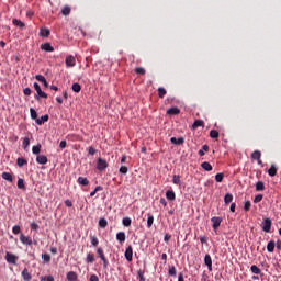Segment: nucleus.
I'll use <instances>...</instances> for the list:
<instances>
[{"label":"nucleus","mask_w":281,"mask_h":281,"mask_svg":"<svg viewBox=\"0 0 281 281\" xmlns=\"http://www.w3.org/2000/svg\"><path fill=\"white\" fill-rule=\"evenodd\" d=\"M271 225H273L271 218L268 217L263 220L262 229L266 232V234H269V232H271Z\"/></svg>","instance_id":"nucleus-1"},{"label":"nucleus","mask_w":281,"mask_h":281,"mask_svg":"<svg viewBox=\"0 0 281 281\" xmlns=\"http://www.w3.org/2000/svg\"><path fill=\"white\" fill-rule=\"evenodd\" d=\"M5 260L9 262V265H16V260H19V257L12 252L5 254Z\"/></svg>","instance_id":"nucleus-2"},{"label":"nucleus","mask_w":281,"mask_h":281,"mask_svg":"<svg viewBox=\"0 0 281 281\" xmlns=\"http://www.w3.org/2000/svg\"><path fill=\"white\" fill-rule=\"evenodd\" d=\"M97 168L98 170H106V168H109V162H106V160L99 158L98 162H97Z\"/></svg>","instance_id":"nucleus-3"},{"label":"nucleus","mask_w":281,"mask_h":281,"mask_svg":"<svg viewBox=\"0 0 281 281\" xmlns=\"http://www.w3.org/2000/svg\"><path fill=\"white\" fill-rule=\"evenodd\" d=\"M33 87L40 98L47 99V93H45V92H43V90H41V86L37 82H34Z\"/></svg>","instance_id":"nucleus-4"},{"label":"nucleus","mask_w":281,"mask_h":281,"mask_svg":"<svg viewBox=\"0 0 281 281\" xmlns=\"http://www.w3.org/2000/svg\"><path fill=\"white\" fill-rule=\"evenodd\" d=\"M125 258L127 262H133V247L128 246L125 250Z\"/></svg>","instance_id":"nucleus-5"},{"label":"nucleus","mask_w":281,"mask_h":281,"mask_svg":"<svg viewBox=\"0 0 281 281\" xmlns=\"http://www.w3.org/2000/svg\"><path fill=\"white\" fill-rule=\"evenodd\" d=\"M66 67H76V57L72 55L66 57Z\"/></svg>","instance_id":"nucleus-6"},{"label":"nucleus","mask_w":281,"mask_h":281,"mask_svg":"<svg viewBox=\"0 0 281 281\" xmlns=\"http://www.w3.org/2000/svg\"><path fill=\"white\" fill-rule=\"evenodd\" d=\"M97 252H98V256L101 258L104 267H108L109 261L106 260V257L104 256V250H102V248H98Z\"/></svg>","instance_id":"nucleus-7"},{"label":"nucleus","mask_w":281,"mask_h":281,"mask_svg":"<svg viewBox=\"0 0 281 281\" xmlns=\"http://www.w3.org/2000/svg\"><path fill=\"white\" fill-rule=\"evenodd\" d=\"M211 221L213 223V229H218V227H221V223H223V218L221 217H212Z\"/></svg>","instance_id":"nucleus-8"},{"label":"nucleus","mask_w":281,"mask_h":281,"mask_svg":"<svg viewBox=\"0 0 281 281\" xmlns=\"http://www.w3.org/2000/svg\"><path fill=\"white\" fill-rule=\"evenodd\" d=\"M20 241L23 244V245H32V238L21 234L20 235Z\"/></svg>","instance_id":"nucleus-9"},{"label":"nucleus","mask_w":281,"mask_h":281,"mask_svg":"<svg viewBox=\"0 0 281 281\" xmlns=\"http://www.w3.org/2000/svg\"><path fill=\"white\" fill-rule=\"evenodd\" d=\"M49 121V115L45 114L43 116H41V119H36V124L38 126H42V124H45V122H48Z\"/></svg>","instance_id":"nucleus-10"},{"label":"nucleus","mask_w":281,"mask_h":281,"mask_svg":"<svg viewBox=\"0 0 281 281\" xmlns=\"http://www.w3.org/2000/svg\"><path fill=\"white\" fill-rule=\"evenodd\" d=\"M22 278H23V280H25V281L32 280V274L30 273V270H27V268H25V269L22 271Z\"/></svg>","instance_id":"nucleus-11"},{"label":"nucleus","mask_w":281,"mask_h":281,"mask_svg":"<svg viewBox=\"0 0 281 281\" xmlns=\"http://www.w3.org/2000/svg\"><path fill=\"white\" fill-rule=\"evenodd\" d=\"M186 139L183 137H171V144H176L177 146H181V144H184Z\"/></svg>","instance_id":"nucleus-12"},{"label":"nucleus","mask_w":281,"mask_h":281,"mask_svg":"<svg viewBox=\"0 0 281 281\" xmlns=\"http://www.w3.org/2000/svg\"><path fill=\"white\" fill-rule=\"evenodd\" d=\"M116 240H119V243H125L126 241V233L119 232L116 234Z\"/></svg>","instance_id":"nucleus-13"},{"label":"nucleus","mask_w":281,"mask_h":281,"mask_svg":"<svg viewBox=\"0 0 281 281\" xmlns=\"http://www.w3.org/2000/svg\"><path fill=\"white\" fill-rule=\"evenodd\" d=\"M36 161H37V164H41V165L45 166V164H47V156L38 155L36 157Z\"/></svg>","instance_id":"nucleus-14"},{"label":"nucleus","mask_w":281,"mask_h":281,"mask_svg":"<svg viewBox=\"0 0 281 281\" xmlns=\"http://www.w3.org/2000/svg\"><path fill=\"white\" fill-rule=\"evenodd\" d=\"M204 262L209 268V271H212V257L210 255H205Z\"/></svg>","instance_id":"nucleus-15"},{"label":"nucleus","mask_w":281,"mask_h":281,"mask_svg":"<svg viewBox=\"0 0 281 281\" xmlns=\"http://www.w3.org/2000/svg\"><path fill=\"white\" fill-rule=\"evenodd\" d=\"M166 199H167L168 201H175V199H177V195L175 194V191L168 190V191L166 192Z\"/></svg>","instance_id":"nucleus-16"},{"label":"nucleus","mask_w":281,"mask_h":281,"mask_svg":"<svg viewBox=\"0 0 281 281\" xmlns=\"http://www.w3.org/2000/svg\"><path fill=\"white\" fill-rule=\"evenodd\" d=\"M181 113V110L179 108H170L167 110V115H179Z\"/></svg>","instance_id":"nucleus-17"},{"label":"nucleus","mask_w":281,"mask_h":281,"mask_svg":"<svg viewBox=\"0 0 281 281\" xmlns=\"http://www.w3.org/2000/svg\"><path fill=\"white\" fill-rule=\"evenodd\" d=\"M41 49L44 52H54V46H52L49 43H45L41 45Z\"/></svg>","instance_id":"nucleus-18"},{"label":"nucleus","mask_w":281,"mask_h":281,"mask_svg":"<svg viewBox=\"0 0 281 281\" xmlns=\"http://www.w3.org/2000/svg\"><path fill=\"white\" fill-rule=\"evenodd\" d=\"M201 126H205V122H203V120H195L194 123L192 124L193 131H195V128H199Z\"/></svg>","instance_id":"nucleus-19"},{"label":"nucleus","mask_w":281,"mask_h":281,"mask_svg":"<svg viewBox=\"0 0 281 281\" xmlns=\"http://www.w3.org/2000/svg\"><path fill=\"white\" fill-rule=\"evenodd\" d=\"M67 280H69V281H76V280H78V274H77L76 272H74V271H69V272L67 273Z\"/></svg>","instance_id":"nucleus-20"},{"label":"nucleus","mask_w":281,"mask_h":281,"mask_svg":"<svg viewBox=\"0 0 281 281\" xmlns=\"http://www.w3.org/2000/svg\"><path fill=\"white\" fill-rule=\"evenodd\" d=\"M268 175L270 177H276V175H278V168L276 167V165H272L269 170H268Z\"/></svg>","instance_id":"nucleus-21"},{"label":"nucleus","mask_w":281,"mask_h":281,"mask_svg":"<svg viewBox=\"0 0 281 281\" xmlns=\"http://www.w3.org/2000/svg\"><path fill=\"white\" fill-rule=\"evenodd\" d=\"M232 201H234V195H232V193H226V195L224 196V203L226 205H229V203H232Z\"/></svg>","instance_id":"nucleus-22"},{"label":"nucleus","mask_w":281,"mask_h":281,"mask_svg":"<svg viewBox=\"0 0 281 281\" xmlns=\"http://www.w3.org/2000/svg\"><path fill=\"white\" fill-rule=\"evenodd\" d=\"M274 250H276V241H269L267 245V251H269V254H273Z\"/></svg>","instance_id":"nucleus-23"},{"label":"nucleus","mask_w":281,"mask_h":281,"mask_svg":"<svg viewBox=\"0 0 281 281\" xmlns=\"http://www.w3.org/2000/svg\"><path fill=\"white\" fill-rule=\"evenodd\" d=\"M209 150H210V146L203 145V146H202V149H200V150L198 151V154L200 155V157H204V156H205V153H207Z\"/></svg>","instance_id":"nucleus-24"},{"label":"nucleus","mask_w":281,"mask_h":281,"mask_svg":"<svg viewBox=\"0 0 281 281\" xmlns=\"http://www.w3.org/2000/svg\"><path fill=\"white\" fill-rule=\"evenodd\" d=\"M2 179H4V181H9L10 183H12V181H13L12 173H10V172H2Z\"/></svg>","instance_id":"nucleus-25"},{"label":"nucleus","mask_w":281,"mask_h":281,"mask_svg":"<svg viewBox=\"0 0 281 281\" xmlns=\"http://www.w3.org/2000/svg\"><path fill=\"white\" fill-rule=\"evenodd\" d=\"M12 23L13 25H15V27H21V29L25 27V23H23L21 20L13 19Z\"/></svg>","instance_id":"nucleus-26"},{"label":"nucleus","mask_w":281,"mask_h":281,"mask_svg":"<svg viewBox=\"0 0 281 281\" xmlns=\"http://www.w3.org/2000/svg\"><path fill=\"white\" fill-rule=\"evenodd\" d=\"M262 157V153H260V150H255L252 154H251V158L252 159H256L257 161H260V158Z\"/></svg>","instance_id":"nucleus-27"},{"label":"nucleus","mask_w":281,"mask_h":281,"mask_svg":"<svg viewBox=\"0 0 281 281\" xmlns=\"http://www.w3.org/2000/svg\"><path fill=\"white\" fill-rule=\"evenodd\" d=\"M201 166H202L203 170H206V172H212V166L210 162L204 161V162H202Z\"/></svg>","instance_id":"nucleus-28"},{"label":"nucleus","mask_w":281,"mask_h":281,"mask_svg":"<svg viewBox=\"0 0 281 281\" xmlns=\"http://www.w3.org/2000/svg\"><path fill=\"white\" fill-rule=\"evenodd\" d=\"M86 262H90V263L95 262V255H93L92 252H89L87 255Z\"/></svg>","instance_id":"nucleus-29"},{"label":"nucleus","mask_w":281,"mask_h":281,"mask_svg":"<svg viewBox=\"0 0 281 281\" xmlns=\"http://www.w3.org/2000/svg\"><path fill=\"white\" fill-rule=\"evenodd\" d=\"M16 164L20 168H23V166H27V160H25L24 158H18Z\"/></svg>","instance_id":"nucleus-30"},{"label":"nucleus","mask_w":281,"mask_h":281,"mask_svg":"<svg viewBox=\"0 0 281 281\" xmlns=\"http://www.w3.org/2000/svg\"><path fill=\"white\" fill-rule=\"evenodd\" d=\"M18 188L19 190H25V181L23 180V178L18 179Z\"/></svg>","instance_id":"nucleus-31"},{"label":"nucleus","mask_w":281,"mask_h":281,"mask_svg":"<svg viewBox=\"0 0 281 281\" xmlns=\"http://www.w3.org/2000/svg\"><path fill=\"white\" fill-rule=\"evenodd\" d=\"M169 276H172V278L177 277V268L175 266L169 267L168 270Z\"/></svg>","instance_id":"nucleus-32"},{"label":"nucleus","mask_w":281,"mask_h":281,"mask_svg":"<svg viewBox=\"0 0 281 281\" xmlns=\"http://www.w3.org/2000/svg\"><path fill=\"white\" fill-rule=\"evenodd\" d=\"M250 271H252L256 276H260V273H261L260 268H258V266H256V265H252L250 267Z\"/></svg>","instance_id":"nucleus-33"},{"label":"nucleus","mask_w":281,"mask_h":281,"mask_svg":"<svg viewBox=\"0 0 281 281\" xmlns=\"http://www.w3.org/2000/svg\"><path fill=\"white\" fill-rule=\"evenodd\" d=\"M78 183L80 186H87L89 183V179L85 178V177H79L78 178Z\"/></svg>","instance_id":"nucleus-34"},{"label":"nucleus","mask_w":281,"mask_h":281,"mask_svg":"<svg viewBox=\"0 0 281 281\" xmlns=\"http://www.w3.org/2000/svg\"><path fill=\"white\" fill-rule=\"evenodd\" d=\"M256 190L258 192H262V190H265V182H262V181L257 182L256 183Z\"/></svg>","instance_id":"nucleus-35"},{"label":"nucleus","mask_w":281,"mask_h":281,"mask_svg":"<svg viewBox=\"0 0 281 281\" xmlns=\"http://www.w3.org/2000/svg\"><path fill=\"white\" fill-rule=\"evenodd\" d=\"M223 179H225V175L224 173H217L216 176H215V181L217 182V183H223Z\"/></svg>","instance_id":"nucleus-36"},{"label":"nucleus","mask_w":281,"mask_h":281,"mask_svg":"<svg viewBox=\"0 0 281 281\" xmlns=\"http://www.w3.org/2000/svg\"><path fill=\"white\" fill-rule=\"evenodd\" d=\"M172 183H175V186H181V177L175 175L172 178Z\"/></svg>","instance_id":"nucleus-37"},{"label":"nucleus","mask_w":281,"mask_h":281,"mask_svg":"<svg viewBox=\"0 0 281 281\" xmlns=\"http://www.w3.org/2000/svg\"><path fill=\"white\" fill-rule=\"evenodd\" d=\"M153 223H155V216L148 215V218H147V227H148V228H151V227H153Z\"/></svg>","instance_id":"nucleus-38"},{"label":"nucleus","mask_w":281,"mask_h":281,"mask_svg":"<svg viewBox=\"0 0 281 281\" xmlns=\"http://www.w3.org/2000/svg\"><path fill=\"white\" fill-rule=\"evenodd\" d=\"M61 14H64V16H69V14H71V8L64 7V9L61 10Z\"/></svg>","instance_id":"nucleus-39"},{"label":"nucleus","mask_w":281,"mask_h":281,"mask_svg":"<svg viewBox=\"0 0 281 281\" xmlns=\"http://www.w3.org/2000/svg\"><path fill=\"white\" fill-rule=\"evenodd\" d=\"M33 155H38L41 153V144H37L32 147Z\"/></svg>","instance_id":"nucleus-40"},{"label":"nucleus","mask_w":281,"mask_h":281,"mask_svg":"<svg viewBox=\"0 0 281 281\" xmlns=\"http://www.w3.org/2000/svg\"><path fill=\"white\" fill-rule=\"evenodd\" d=\"M210 137H212V139H218V131L211 130L210 131Z\"/></svg>","instance_id":"nucleus-41"},{"label":"nucleus","mask_w":281,"mask_h":281,"mask_svg":"<svg viewBox=\"0 0 281 281\" xmlns=\"http://www.w3.org/2000/svg\"><path fill=\"white\" fill-rule=\"evenodd\" d=\"M82 87L80 86V83H74L72 85V91H75V93H80Z\"/></svg>","instance_id":"nucleus-42"},{"label":"nucleus","mask_w":281,"mask_h":281,"mask_svg":"<svg viewBox=\"0 0 281 281\" xmlns=\"http://www.w3.org/2000/svg\"><path fill=\"white\" fill-rule=\"evenodd\" d=\"M42 260H44V262H50L52 256L49 254H42Z\"/></svg>","instance_id":"nucleus-43"},{"label":"nucleus","mask_w":281,"mask_h":281,"mask_svg":"<svg viewBox=\"0 0 281 281\" xmlns=\"http://www.w3.org/2000/svg\"><path fill=\"white\" fill-rule=\"evenodd\" d=\"M30 113H31V119L36 121L37 117H38V114L36 113V110H34V108H31Z\"/></svg>","instance_id":"nucleus-44"},{"label":"nucleus","mask_w":281,"mask_h":281,"mask_svg":"<svg viewBox=\"0 0 281 281\" xmlns=\"http://www.w3.org/2000/svg\"><path fill=\"white\" fill-rule=\"evenodd\" d=\"M40 36H44L47 38V36H49V30L48 29H42L40 31Z\"/></svg>","instance_id":"nucleus-45"},{"label":"nucleus","mask_w":281,"mask_h":281,"mask_svg":"<svg viewBox=\"0 0 281 281\" xmlns=\"http://www.w3.org/2000/svg\"><path fill=\"white\" fill-rule=\"evenodd\" d=\"M122 223L125 227H131V223H132L131 217H124Z\"/></svg>","instance_id":"nucleus-46"},{"label":"nucleus","mask_w":281,"mask_h":281,"mask_svg":"<svg viewBox=\"0 0 281 281\" xmlns=\"http://www.w3.org/2000/svg\"><path fill=\"white\" fill-rule=\"evenodd\" d=\"M22 146H23L24 150H26V148L30 146V138L29 137L23 138Z\"/></svg>","instance_id":"nucleus-47"},{"label":"nucleus","mask_w":281,"mask_h":281,"mask_svg":"<svg viewBox=\"0 0 281 281\" xmlns=\"http://www.w3.org/2000/svg\"><path fill=\"white\" fill-rule=\"evenodd\" d=\"M106 225H109V222H106L105 218H101L99 221V226L102 227L104 229V227H106Z\"/></svg>","instance_id":"nucleus-48"},{"label":"nucleus","mask_w":281,"mask_h":281,"mask_svg":"<svg viewBox=\"0 0 281 281\" xmlns=\"http://www.w3.org/2000/svg\"><path fill=\"white\" fill-rule=\"evenodd\" d=\"M90 238H91V245H92L93 247H98V245H99L98 237H95V236H90Z\"/></svg>","instance_id":"nucleus-49"},{"label":"nucleus","mask_w":281,"mask_h":281,"mask_svg":"<svg viewBox=\"0 0 281 281\" xmlns=\"http://www.w3.org/2000/svg\"><path fill=\"white\" fill-rule=\"evenodd\" d=\"M135 72L140 76H144L146 74V69H144L143 67H138L135 69Z\"/></svg>","instance_id":"nucleus-50"},{"label":"nucleus","mask_w":281,"mask_h":281,"mask_svg":"<svg viewBox=\"0 0 281 281\" xmlns=\"http://www.w3.org/2000/svg\"><path fill=\"white\" fill-rule=\"evenodd\" d=\"M119 172H121V175H126V173L128 172V167L122 166V167L119 169Z\"/></svg>","instance_id":"nucleus-51"},{"label":"nucleus","mask_w":281,"mask_h":281,"mask_svg":"<svg viewBox=\"0 0 281 281\" xmlns=\"http://www.w3.org/2000/svg\"><path fill=\"white\" fill-rule=\"evenodd\" d=\"M244 209L246 212H249V210H251V202L250 201H246L244 204Z\"/></svg>","instance_id":"nucleus-52"},{"label":"nucleus","mask_w":281,"mask_h":281,"mask_svg":"<svg viewBox=\"0 0 281 281\" xmlns=\"http://www.w3.org/2000/svg\"><path fill=\"white\" fill-rule=\"evenodd\" d=\"M12 232H13V234H21V226H19V225H15V226H13V228H12Z\"/></svg>","instance_id":"nucleus-53"},{"label":"nucleus","mask_w":281,"mask_h":281,"mask_svg":"<svg viewBox=\"0 0 281 281\" xmlns=\"http://www.w3.org/2000/svg\"><path fill=\"white\" fill-rule=\"evenodd\" d=\"M35 80H38V82H45L47 79L43 75H36Z\"/></svg>","instance_id":"nucleus-54"},{"label":"nucleus","mask_w":281,"mask_h":281,"mask_svg":"<svg viewBox=\"0 0 281 281\" xmlns=\"http://www.w3.org/2000/svg\"><path fill=\"white\" fill-rule=\"evenodd\" d=\"M137 276H138V278H139V281H146V278H144V271L138 270V271H137Z\"/></svg>","instance_id":"nucleus-55"},{"label":"nucleus","mask_w":281,"mask_h":281,"mask_svg":"<svg viewBox=\"0 0 281 281\" xmlns=\"http://www.w3.org/2000/svg\"><path fill=\"white\" fill-rule=\"evenodd\" d=\"M158 95L159 98H164V95H166V90L164 88H158Z\"/></svg>","instance_id":"nucleus-56"},{"label":"nucleus","mask_w":281,"mask_h":281,"mask_svg":"<svg viewBox=\"0 0 281 281\" xmlns=\"http://www.w3.org/2000/svg\"><path fill=\"white\" fill-rule=\"evenodd\" d=\"M260 201H262V194L256 195L254 199V203H260Z\"/></svg>","instance_id":"nucleus-57"},{"label":"nucleus","mask_w":281,"mask_h":281,"mask_svg":"<svg viewBox=\"0 0 281 281\" xmlns=\"http://www.w3.org/2000/svg\"><path fill=\"white\" fill-rule=\"evenodd\" d=\"M41 280H42V281H54V277H52V276H45V277H42Z\"/></svg>","instance_id":"nucleus-58"},{"label":"nucleus","mask_w":281,"mask_h":281,"mask_svg":"<svg viewBox=\"0 0 281 281\" xmlns=\"http://www.w3.org/2000/svg\"><path fill=\"white\" fill-rule=\"evenodd\" d=\"M88 153H89V155H95V153H98V150H95V148L90 146L89 149H88Z\"/></svg>","instance_id":"nucleus-59"},{"label":"nucleus","mask_w":281,"mask_h":281,"mask_svg":"<svg viewBox=\"0 0 281 281\" xmlns=\"http://www.w3.org/2000/svg\"><path fill=\"white\" fill-rule=\"evenodd\" d=\"M23 93H24V95H32V89L25 88V89L23 90Z\"/></svg>","instance_id":"nucleus-60"},{"label":"nucleus","mask_w":281,"mask_h":281,"mask_svg":"<svg viewBox=\"0 0 281 281\" xmlns=\"http://www.w3.org/2000/svg\"><path fill=\"white\" fill-rule=\"evenodd\" d=\"M59 148H61V149L67 148V140H61L59 143Z\"/></svg>","instance_id":"nucleus-61"},{"label":"nucleus","mask_w":281,"mask_h":281,"mask_svg":"<svg viewBox=\"0 0 281 281\" xmlns=\"http://www.w3.org/2000/svg\"><path fill=\"white\" fill-rule=\"evenodd\" d=\"M65 205H66L67 207H74V203L71 202V200H66V201H65Z\"/></svg>","instance_id":"nucleus-62"},{"label":"nucleus","mask_w":281,"mask_h":281,"mask_svg":"<svg viewBox=\"0 0 281 281\" xmlns=\"http://www.w3.org/2000/svg\"><path fill=\"white\" fill-rule=\"evenodd\" d=\"M90 281H100V278H98L95 274L90 276Z\"/></svg>","instance_id":"nucleus-63"},{"label":"nucleus","mask_w":281,"mask_h":281,"mask_svg":"<svg viewBox=\"0 0 281 281\" xmlns=\"http://www.w3.org/2000/svg\"><path fill=\"white\" fill-rule=\"evenodd\" d=\"M178 281H186V280L183 279V273H179V276H178Z\"/></svg>","instance_id":"nucleus-64"}]
</instances>
